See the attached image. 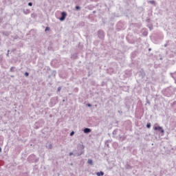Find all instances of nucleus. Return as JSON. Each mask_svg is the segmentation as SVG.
<instances>
[{"mask_svg": "<svg viewBox=\"0 0 176 176\" xmlns=\"http://www.w3.org/2000/svg\"><path fill=\"white\" fill-rule=\"evenodd\" d=\"M78 151H74V156H80L85 153V146L83 144H79L78 146Z\"/></svg>", "mask_w": 176, "mask_h": 176, "instance_id": "obj_1", "label": "nucleus"}, {"mask_svg": "<svg viewBox=\"0 0 176 176\" xmlns=\"http://www.w3.org/2000/svg\"><path fill=\"white\" fill-rule=\"evenodd\" d=\"M98 36L100 38V39H104L105 35L104 34L103 30H98Z\"/></svg>", "mask_w": 176, "mask_h": 176, "instance_id": "obj_2", "label": "nucleus"}, {"mask_svg": "<svg viewBox=\"0 0 176 176\" xmlns=\"http://www.w3.org/2000/svg\"><path fill=\"white\" fill-rule=\"evenodd\" d=\"M65 17H67V12H63L61 13V16L60 17L59 20L60 21H64V20H65Z\"/></svg>", "mask_w": 176, "mask_h": 176, "instance_id": "obj_3", "label": "nucleus"}, {"mask_svg": "<svg viewBox=\"0 0 176 176\" xmlns=\"http://www.w3.org/2000/svg\"><path fill=\"white\" fill-rule=\"evenodd\" d=\"M154 130L161 131V133H164V130H163V128L162 126H155Z\"/></svg>", "mask_w": 176, "mask_h": 176, "instance_id": "obj_4", "label": "nucleus"}, {"mask_svg": "<svg viewBox=\"0 0 176 176\" xmlns=\"http://www.w3.org/2000/svg\"><path fill=\"white\" fill-rule=\"evenodd\" d=\"M84 133L85 134H89V133H91V129H90V128H85L84 129Z\"/></svg>", "mask_w": 176, "mask_h": 176, "instance_id": "obj_5", "label": "nucleus"}, {"mask_svg": "<svg viewBox=\"0 0 176 176\" xmlns=\"http://www.w3.org/2000/svg\"><path fill=\"white\" fill-rule=\"evenodd\" d=\"M96 175L97 176H103L104 175V172H102V171H100V172H98V173H96Z\"/></svg>", "mask_w": 176, "mask_h": 176, "instance_id": "obj_6", "label": "nucleus"}, {"mask_svg": "<svg viewBox=\"0 0 176 176\" xmlns=\"http://www.w3.org/2000/svg\"><path fill=\"white\" fill-rule=\"evenodd\" d=\"M87 163L88 164H91V166H93V160H88Z\"/></svg>", "mask_w": 176, "mask_h": 176, "instance_id": "obj_7", "label": "nucleus"}, {"mask_svg": "<svg viewBox=\"0 0 176 176\" xmlns=\"http://www.w3.org/2000/svg\"><path fill=\"white\" fill-rule=\"evenodd\" d=\"M16 69L15 67H12L10 69V72H14V69Z\"/></svg>", "mask_w": 176, "mask_h": 176, "instance_id": "obj_8", "label": "nucleus"}, {"mask_svg": "<svg viewBox=\"0 0 176 176\" xmlns=\"http://www.w3.org/2000/svg\"><path fill=\"white\" fill-rule=\"evenodd\" d=\"M76 10H80V6H76Z\"/></svg>", "mask_w": 176, "mask_h": 176, "instance_id": "obj_9", "label": "nucleus"}, {"mask_svg": "<svg viewBox=\"0 0 176 176\" xmlns=\"http://www.w3.org/2000/svg\"><path fill=\"white\" fill-rule=\"evenodd\" d=\"M146 127L147 129H151V123H147Z\"/></svg>", "mask_w": 176, "mask_h": 176, "instance_id": "obj_10", "label": "nucleus"}, {"mask_svg": "<svg viewBox=\"0 0 176 176\" xmlns=\"http://www.w3.org/2000/svg\"><path fill=\"white\" fill-rule=\"evenodd\" d=\"M45 32H46L47 31H50V28H49V27L45 28Z\"/></svg>", "mask_w": 176, "mask_h": 176, "instance_id": "obj_11", "label": "nucleus"}, {"mask_svg": "<svg viewBox=\"0 0 176 176\" xmlns=\"http://www.w3.org/2000/svg\"><path fill=\"white\" fill-rule=\"evenodd\" d=\"M74 134H75V132L74 131H72L70 133V136L72 137V135H74Z\"/></svg>", "mask_w": 176, "mask_h": 176, "instance_id": "obj_12", "label": "nucleus"}, {"mask_svg": "<svg viewBox=\"0 0 176 176\" xmlns=\"http://www.w3.org/2000/svg\"><path fill=\"white\" fill-rule=\"evenodd\" d=\"M148 3H151V4H153V3H155V1H148Z\"/></svg>", "mask_w": 176, "mask_h": 176, "instance_id": "obj_13", "label": "nucleus"}, {"mask_svg": "<svg viewBox=\"0 0 176 176\" xmlns=\"http://www.w3.org/2000/svg\"><path fill=\"white\" fill-rule=\"evenodd\" d=\"M30 74L28 72L25 73V76H29Z\"/></svg>", "mask_w": 176, "mask_h": 176, "instance_id": "obj_14", "label": "nucleus"}, {"mask_svg": "<svg viewBox=\"0 0 176 176\" xmlns=\"http://www.w3.org/2000/svg\"><path fill=\"white\" fill-rule=\"evenodd\" d=\"M69 156H72V155H75V153H72V152H71V153H69Z\"/></svg>", "mask_w": 176, "mask_h": 176, "instance_id": "obj_15", "label": "nucleus"}, {"mask_svg": "<svg viewBox=\"0 0 176 176\" xmlns=\"http://www.w3.org/2000/svg\"><path fill=\"white\" fill-rule=\"evenodd\" d=\"M9 52H10V50H8V53H7V54H6V56H7V57H9Z\"/></svg>", "mask_w": 176, "mask_h": 176, "instance_id": "obj_16", "label": "nucleus"}, {"mask_svg": "<svg viewBox=\"0 0 176 176\" xmlns=\"http://www.w3.org/2000/svg\"><path fill=\"white\" fill-rule=\"evenodd\" d=\"M28 6H32V3L31 2L28 3Z\"/></svg>", "mask_w": 176, "mask_h": 176, "instance_id": "obj_17", "label": "nucleus"}, {"mask_svg": "<svg viewBox=\"0 0 176 176\" xmlns=\"http://www.w3.org/2000/svg\"><path fill=\"white\" fill-rule=\"evenodd\" d=\"M48 148H49V149H52V144H49Z\"/></svg>", "mask_w": 176, "mask_h": 176, "instance_id": "obj_18", "label": "nucleus"}, {"mask_svg": "<svg viewBox=\"0 0 176 176\" xmlns=\"http://www.w3.org/2000/svg\"><path fill=\"white\" fill-rule=\"evenodd\" d=\"M61 90V87H58V91H60Z\"/></svg>", "mask_w": 176, "mask_h": 176, "instance_id": "obj_19", "label": "nucleus"}, {"mask_svg": "<svg viewBox=\"0 0 176 176\" xmlns=\"http://www.w3.org/2000/svg\"><path fill=\"white\" fill-rule=\"evenodd\" d=\"M87 107H91V104L89 103V104H87Z\"/></svg>", "mask_w": 176, "mask_h": 176, "instance_id": "obj_20", "label": "nucleus"}, {"mask_svg": "<svg viewBox=\"0 0 176 176\" xmlns=\"http://www.w3.org/2000/svg\"><path fill=\"white\" fill-rule=\"evenodd\" d=\"M164 46V47H167V44H165Z\"/></svg>", "mask_w": 176, "mask_h": 176, "instance_id": "obj_21", "label": "nucleus"}, {"mask_svg": "<svg viewBox=\"0 0 176 176\" xmlns=\"http://www.w3.org/2000/svg\"><path fill=\"white\" fill-rule=\"evenodd\" d=\"M0 152H2V148L0 147Z\"/></svg>", "mask_w": 176, "mask_h": 176, "instance_id": "obj_22", "label": "nucleus"}, {"mask_svg": "<svg viewBox=\"0 0 176 176\" xmlns=\"http://www.w3.org/2000/svg\"><path fill=\"white\" fill-rule=\"evenodd\" d=\"M151 50H152L151 48L148 49V52H151Z\"/></svg>", "mask_w": 176, "mask_h": 176, "instance_id": "obj_23", "label": "nucleus"}, {"mask_svg": "<svg viewBox=\"0 0 176 176\" xmlns=\"http://www.w3.org/2000/svg\"><path fill=\"white\" fill-rule=\"evenodd\" d=\"M11 78H14V76H11Z\"/></svg>", "mask_w": 176, "mask_h": 176, "instance_id": "obj_24", "label": "nucleus"}, {"mask_svg": "<svg viewBox=\"0 0 176 176\" xmlns=\"http://www.w3.org/2000/svg\"><path fill=\"white\" fill-rule=\"evenodd\" d=\"M23 13H26V12L25 10H23Z\"/></svg>", "mask_w": 176, "mask_h": 176, "instance_id": "obj_25", "label": "nucleus"}, {"mask_svg": "<svg viewBox=\"0 0 176 176\" xmlns=\"http://www.w3.org/2000/svg\"><path fill=\"white\" fill-rule=\"evenodd\" d=\"M23 13H26V12L25 10H23Z\"/></svg>", "mask_w": 176, "mask_h": 176, "instance_id": "obj_26", "label": "nucleus"}, {"mask_svg": "<svg viewBox=\"0 0 176 176\" xmlns=\"http://www.w3.org/2000/svg\"><path fill=\"white\" fill-rule=\"evenodd\" d=\"M93 13H94V14L96 13V11H93Z\"/></svg>", "mask_w": 176, "mask_h": 176, "instance_id": "obj_27", "label": "nucleus"}]
</instances>
